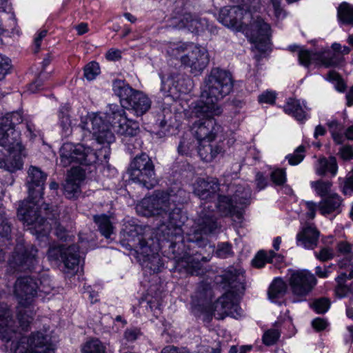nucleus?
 <instances>
[{
  "label": "nucleus",
  "instance_id": "14",
  "mask_svg": "<svg viewBox=\"0 0 353 353\" xmlns=\"http://www.w3.org/2000/svg\"><path fill=\"white\" fill-rule=\"evenodd\" d=\"M37 250L32 245L26 246L23 243H18L11 257L9 259V265L18 271H32L37 264L36 257Z\"/></svg>",
  "mask_w": 353,
  "mask_h": 353
},
{
  "label": "nucleus",
  "instance_id": "7",
  "mask_svg": "<svg viewBox=\"0 0 353 353\" xmlns=\"http://www.w3.org/2000/svg\"><path fill=\"white\" fill-rule=\"evenodd\" d=\"M47 175L35 166H30L28 171L26 185L28 199L23 201L17 210V216L23 221L32 223L35 220V210H39V202L43 198V190Z\"/></svg>",
  "mask_w": 353,
  "mask_h": 353
},
{
  "label": "nucleus",
  "instance_id": "43",
  "mask_svg": "<svg viewBox=\"0 0 353 353\" xmlns=\"http://www.w3.org/2000/svg\"><path fill=\"white\" fill-rule=\"evenodd\" d=\"M310 185L312 189L316 192V193L321 196H327L331 194V188L332 186V183L330 181L325 180H317L315 181H312L310 183Z\"/></svg>",
  "mask_w": 353,
  "mask_h": 353
},
{
  "label": "nucleus",
  "instance_id": "26",
  "mask_svg": "<svg viewBox=\"0 0 353 353\" xmlns=\"http://www.w3.org/2000/svg\"><path fill=\"white\" fill-rule=\"evenodd\" d=\"M216 208L221 214L224 216H235L240 219L242 216L239 205L234 203L232 198L229 194L228 196L218 195Z\"/></svg>",
  "mask_w": 353,
  "mask_h": 353
},
{
  "label": "nucleus",
  "instance_id": "42",
  "mask_svg": "<svg viewBox=\"0 0 353 353\" xmlns=\"http://www.w3.org/2000/svg\"><path fill=\"white\" fill-rule=\"evenodd\" d=\"M338 18L345 24L353 23V6L343 2L338 8Z\"/></svg>",
  "mask_w": 353,
  "mask_h": 353
},
{
  "label": "nucleus",
  "instance_id": "50",
  "mask_svg": "<svg viewBox=\"0 0 353 353\" xmlns=\"http://www.w3.org/2000/svg\"><path fill=\"white\" fill-rule=\"evenodd\" d=\"M100 74V68L98 63L92 61L88 63L84 68V77L88 81H92Z\"/></svg>",
  "mask_w": 353,
  "mask_h": 353
},
{
  "label": "nucleus",
  "instance_id": "62",
  "mask_svg": "<svg viewBox=\"0 0 353 353\" xmlns=\"http://www.w3.org/2000/svg\"><path fill=\"white\" fill-rule=\"evenodd\" d=\"M305 206L307 208V216L309 219H313L315 217L316 211L319 209V204L317 205L313 201H306Z\"/></svg>",
  "mask_w": 353,
  "mask_h": 353
},
{
  "label": "nucleus",
  "instance_id": "32",
  "mask_svg": "<svg viewBox=\"0 0 353 353\" xmlns=\"http://www.w3.org/2000/svg\"><path fill=\"white\" fill-rule=\"evenodd\" d=\"M315 172L319 176L327 174H330L332 176H336L338 172L336 157L330 156L328 158L325 157L319 158L315 165Z\"/></svg>",
  "mask_w": 353,
  "mask_h": 353
},
{
  "label": "nucleus",
  "instance_id": "1",
  "mask_svg": "<svg viewBox=\"0 0 353 353\" xmlns=\"http://www.w3.org/2000/svg\"><path fill=\"white\" fill-rule=\"evenodd\" d=\"M187 192L175 185L168 191L155 190L152 195L144 198L137 210L145 216H155L160 224L156 231V237L161 248H173L179 242H183L182 226L187 220L179 204L186 202Z\"/></svg>",
  "mask_w": 353,
  "mask_h": 353
},
{
  "label": "nucleus",
  "instance_id": "40",
  "mask_svg": "<svg viewBox=\"0 0 353 353\" xmlns=\"http://www.w3.org/2000/svg\"><path fill=\"white\" fill-rule=\"evenodd\" d=\"M139 247L141 250V253L145 254L148 257V261L147 266L149 267V268L153 271L159 272L160 271L161 267L163 265V263L158 254H152L151 257H149L150 254L148 252V248L147 247V243L143 239H139Z\"/></svg>",
  "mask_w": 353,
  "mask_h": 353
},
{
  "label": "nucleus",
  "instance_id": "54",
  "mask_svg": "<svg viewBox=\"0 0 353 353\" xmlns=\"http://www.w3.org/2000/svg\"><path fill=\"white\" fill-rule=\"evenodd\" d=\"M67 179L80 185L85 179V172L81 168H72Z\"/></svg>",
  "mask_w": 353,
  "mask_h": 353
},
{
  "label": "nucleus",
  "instance_id": "49",
  "mask_svg": "<svg viewBox=\"0 0 353 353\" xmlns=\"http://www.w3.org/2000/svg\"><path fill=\"white\" fill-rule=\"evenodd\" d=\"M63 190L65 195L68 198L72 199L77 196L80 192V185L67 179L63 185Z\"/></svg>",
  "mask_w": 353,
  "mask_h": 353
},
{
  "label": "nucleus",
  "instance_id": "39",
  "mask_svg": "<svg viewBox=\"0 0 353 353\" xmlns=\"http://www.w3.org/2000/svg\"><path fill=\"white\" fill-rule=\"evenodd\" d=\"M241 272L233 267H230L222 275V282L229 288L234 289L237 288V284L241 283Z\"/></svg>",
  "mask_w": 353,
  "mask_h": 353
},
{
  "label": "nucleus",
  "instance_id": "6",
  "mask_svg": "<svg viewBox=\"0 0 353 353\" xmlns=\"http://www.w3.org/2000/svg\"><path fill=\"white\" fill-rule=\"evenodd\" d=\"M195 225L196 227L193 232L188 234L187 236V241L192 243L188 247L203 248L208 245L210 252H214L215 255L221 259H226L234 255L232 245L230 243H219L216 250H214V247L209 244L208 239L202 236L203 234H214L219 228L213 211L205 212L202 210L200 212L195 221Z\"/></svg>",
  "mask_w": 353,
  "mask_h": 353
},
{
  "label": "nucleus",
  "instance_id": "60",
  "mask_svg": "<svg viewBox=\"0 0 353 353\" xmlns=\"http://www.w3.org/2000/svg\"><path fill=\"white\" fill-rule=\"evenodd\" d=\"M341 287H343V289L341 292L338 291V285H336L335 287L334 292L337 297L340 299L343 298L346 296L348 293L353 294V281L349 285L346 284V282L341 283Z\"/></svg>",
  "mask_w": 353,
  "mask_h": 353
},
{
  "label": "nucleus",
  "instance_id": "25",
  "mask_svg": "<svg viewBox=\"0 0 353 353\" xmlns=\"http://www.w3.org/2000/svg\"><path fill=\"white\" fill-rule=\"evenodd\" d=\"M177 26L179 28H187L191 32L199 33L208 28V22L205 18L185 13L180 17Z\"/></svg>",
  "mask_w": 353,
  "mask_h": 353
},
{
  "label": "nucleus",
  "instance_id": "5",
  "mask_svg": "<svg viewBox=\"0 0 353 353\" xmlns=\"http://www.w3.org/2000/svg\"><path fill=\"white\" fill-rule=\"evenodd\" d=\"M112 90L119 97L121 107L117 104L109 105L106 113L108 121L114 131L124 137H135L140 132L139 123L137 121L128 119L125 110L124 101H128L137 90L133 89L124 80L115 79L112 82Z\"/></svg>",
  "mask_w": 353,
  "mask_h": 353
},
{
  "label": "nucleus",
  "instance_id": "56",
  "mask_svg": "<svg viewBox=\"0 0 353 353\" xmlns=\"http://www.w3.org/2000/svg\"><path fill=\"white\" fill-rule=\"evenodd\" d=\"M337 252L345 256H353V245L347 241H340L336 245Z\"/></svg>",
  "mask_w": 353,
  "mask_h": 353
},
{
  "label": "nucleus",
  "instance_id": "15",
  "mask_svg": "<svg viewBox=\"0 0 353 353\" xmlns=\"http://www.w3.org/2000/svg\"><path fill=\"white\" fill-rule=\"evenodd\" d=\"M79 247L73 244L68 247L59 245L50 248L48 251L50 260L57 261L59 259L64 265L65 272L70 273L78 268L79 263Z\"/></svg>",
  "mask_w": 353,
  "mask_h": 353
},
{
  "label": "nucleus",
  "instance_id": "2",
  "mask_svg": "<svg viewBox=\"0 0 353 353\" xmlns=\"http://www.w3.org/2000/svg\"><path fill=\"white\" fill-rule=\"evenodd\" d=\"M79 126L82 130L92 134L98 143L104 145L100 149L93 150L82 144L65 143L60 149L62 165L66 167L72 163H77L90 165L101 159L102 156L105 159H109L110 144L114 141L115 137L103 118L96 113L90 114L81 119Z\"/></svg>",
  "mask_w": 353,
  "mask_h": 353
},
{
  "label": "nucleus",
  "instance_id": "27",
  "mask_svg": "<svg viewBox=\"0 0 353 353\" xmlns=\"http://www.w3.org/2000/svg\"><path fill=\"white\" fill-rule=\"evenodd\" d=\"M210 256L208 254L207 256H203L201 251H196V253L186 252L183 257L181 263H185L184 267L186 268L187 272L191 274H197L201 268V261L207 262L210 261Z\"/></svg>",
  "mask_w": 353,
  "mask_h": 353
},
{
  "label": "nucleus",
  "instance_id": "13",
  "mask_svg": "<svg viewBox=\"0 0 353 353\" xmlns=\"http://www.w3.org/2000/svg\"><path fill=\"white\" fill-rule=\"evenodd\" d=\"M199 109V105L196 107V115L199 119L194 123L192 128V133L198 142L214 141L223 131L222 126L218 124L213 118L214 116L219 114L205 115V114H202L203 115H200L198 112Z\"/></svg>",
  "mask_w": 353,
  "mask_h": 353
},
{
  "label": "nucleus",
  "instance_id": "12",
  "mask_svg": "<svg viewBox=\"0 0 353 353\" xmlns=\"http://www.w3.org/2000/svg\"><path fill=\"white\" fill-rule=\"evenodd\" d=\"M47 281V279H43V281H40L39 285L37 281L32 276L18 278L14 284V292L19 299V304L25 307L30 305L38 290L46 294L50 293L51 287L44 283Z\"/></svg>",
  "mask_w": 353,
  "mask_h": 353
},
{
  "label": "nucleus",
  "instance_id": "21",
  "mask_svg": "<svg viewBox=\"0 0 353 353\" xmlns=\"http://www.w3.org/2000/svg\"><path fill=\"white\" fill-rule=\"evenodd\" d=\"M248 12L247 9L239 6L223 8L220 11L219 19L225 26L235 28L241 25L242 19Z\"/></svg>",
  "mask_w": 353,
  "mask_h": 353
},
{
  "label": "nucleus",
  "instance_id": "55",
  "mask_svg": "<svg viewBox=\"0 0 353 353\" xmlns=\"http://www.w3.org/2000/svg\"><path fill=\"white\" fill-rule=\"evenodd\" d=\"M337 155L345 161L353 160V147L350 145H344L339 149Z\"/></svg>",
  "mask_w": 353,
  "mask_h": 353
},
{
  "label": "nucleus",
  "instance_id": "31",
  "mask_svg": "<svg viewBox=\"0 0 353 353\" xmlns=\"http://www.w3.org/2000/svg\"><path fill=\"white\" fill-rule=\"evenodd\" d=\"M14 321L9 310L0 314V339L6 342L12 340L16 331L13 327Z\"/></svg>",
  "mask_w": 353,
  "mask_h": 353
},
{
  "label": "nucleus",
  "instance_id": "19",
  "mask_svg": "<svg viewBox=\"0 0 353 353\" xmlns=\"http://www.w3.org/2000/svg\"><path fill=\"white\" fill-rule=\"evenodd\" d=\"M219 186L220 184L216 178L199 179L196 181L194 192L201 200L210 201L219 195Z\"/></svg>",
  "mask_w": 353,
  "mask_h": 353
},
{
  "label": "nucleus",
  "instance_id": "64",
  "mask_svg": "<svg viewBox=\"0 0 353 353\" xmlns=\"http://www.w3.org/2000/svg\"><path fill=\"white\" fill-rule=\"evenodd\" d=\"M328 323L327 321L322 318H316L312 322V325L316 331H321L326 328Z\"/></svg>",
  "mask_w": 353,
  "mask_h": 353
},
{
  "label": "nucleus",
  "instance_id": "57",
  "mask_svg": "<svg viewBox=\"0 0 353 353\" xmlns=\"http://www.w3.org/2000/svg\"><path fill=\"white\" fill-rule=\"evenodd\" d=\"M192 148V143L190 139L183 137L179 143L177 151L181 155H188Z\"/></svg>",
  "mask_w": 353,
  "mask_h": 353
},
{
  "label": "nucleus",
  "instance_id": "52",
  "mask_svg": "<svg viewBox=\"0 0 353 353\" xmlns=\"http://www.w3.org/2000/svg\"><path fill=\"white\" fill-rule=\"evenodd\" d=\"M314 254L316 258L322 262L332 259L335 255L333 249L329 247H323L319 252H314Z\"/></svg>",
  "mask_w": 353,
  "mask_h": 353
},
{
  "label": "nucleus",
  "instance_id": "11",
  "mask_svg": "<svg viewBox=\"0 0 353 353\" xmlns=\"http://www.w3.org/2000/svg\"><path fill=\"white\" fill-rule=\"evenodd\" d=\"M11 350L14 353H55L46 329L32 332L28 337L22 336L16 343L12 341Z\"/></svg>",
  "mask_w": 353,
  "mask_h": 353
},
{
  "label": "nucleus",
  "instance_id": "61",
  "mask_svg": "<svg viewBox=\"0 0 353 353\" xmlns=\"http://www.w3.org/2000/svg\"><path fill=\"white\" fill-rule=\"evenodd\" d=\"M343 192L347 194L353 192V169L350 172L343 181Z\"/></svg>",
  "mask_w": 353,
  "mask_h": 353
},
{
  "label": "nucleus",
  "instance_id": "51",
  "mask_svg": "<svg viewBox=\"0 0 353 353\" xmlns=\"http://www.w3.org/2000/svg\"><path fill=\"white\" fill-rule=\"evenodd\" d=\"M271 180L276 185H282L286 181V172L285 169L276 168L270 174Z\"/></svg>",
  "mask_w": 353,
  "mask_h": 353
},
{
  "label": "nucleus",
  "instance_id": "16",
  "mask_svg": "<svg viewBox=\"0 0 353 353\" xmlns=\"http://www.w3.org/2000/svg\"><path fill=\"white\" fill-rule=\"evenodd\" d=\"M314 274L307 270L294 271L289 279V284L294 295L301 298L307 296L316 285Z\"/></svg>",
  "mask_w": 353,
  "mask_h": 353
},
{
  "label": "nucleus",
  "instance_id": "63",
  "mask_svg": "<svg viewBox=\"0 0 353 353\" xmlns=\"http://www.w3.org/2000/svg\"><path fill=\"white\" fill-rule=\"evenodd\" d=\"M255 182L256 188H258L259 190L264 189L268 185L267 178L265 177L263 174L260 172H258L256 174Z\"/></svg>",
  "mask_w": 353,
  "mask_h": 353
},
{
  "label": "nucleus",
  "instance_id": "23",
  "mask_svg": "<svg viewBox=\"0 0 353 353\" xmlns=\"http://www.w3.org/2000/svg\"><path fill=\"white\" fill-rule=\"evenodd\" d=\"M251 192L248 186L241 184L232 183L228 188V194L241 210L250 204Z\"/></svg>",
  "mask_w": 353,
  "mask_h": 353
},
{
  "label": "nucleus",
  "instance_id": "22",
  "mask_svg": "<svg viewBox=\"0 0 353 353\" xmlns=\"http://www.w3.org/2000/svg\"><path fill=\"white\" fill-rule=\"evenodd\" d=\"M284 112L294 117L296 121L304 123L310 118L308 108L305 101H301L296 99H289L283 107Z\"/></svg>",
  "mask_w": 353,
  "mask_h": 353
},
{
  "label": "nucleus",
  "instance_id": "53",
  "mask_svg": "<svg viewBox=\"0 0 353 353\" xmlns=\"http://www.w3.org/2000/svg\"><path fill=\"white\" fill-rule=\"evenodd\" d=\"M48 74H44L43 71L39 74L36 80L29 84L28 90L30 92L34 93L39 90L43 89V81L46 80L48 77Z\"/></svg>",
  "mask_w": 353,
  "mask_h": 353
},
{
  "label": "nucleus",
  "instance_id": "58",
  "mask_svg": "<svg viewBox=\"0 0 353 353\" xmlns=\"http://www.w3.org/2000/svg\"><path fill=\"white\" fill-rule=\"evenodd\" d=\"M276 97V92L267 90L259 95L258 101L260 103L273 104L275 102Z\"/></svg>",
  "mask_w": 353,
  "mask_h": 353
},
{
  "label": "nucleus",
  "instance_id": "29",
  "mask_svg": "<svg viewBox=\"0 0 353 353\" xmlns=\"http://www.w3.org/2000/svg\"><path fill=\"white\" fill-rule=\"evenodd\" d=\"M339 274L335 281L338 285V291L341 292V283L347 282L353 279V256H345L338 262Z\"/></svg>",
  "mask_w": 353,
  "mask_h": 353
},
{
  "label": "nucleus",
  "instance_id": "9",
  "mask_svg": "<svg viewBox=\"0 0 353 353\" xmlns=\"http://www.w3.org/2000/svg\"><path fill=\"white\" fill-rule=\"evenodd\" d=\"M128 172L131 181L148 190L153 188L157 183L154 163L146 153L137 155L131 161Z\"/></svg>",
  "mask_w": 353,
  "mask_h": 353
},
{
  "label": "nucleus",
  "instance_id": "10",
  "mask_svg": "<svg viewBox=\"0 0 353 353\" xmlns=\"http://www.w3.org/2000/svg\"><path fill=\"white\" fill-rule=\"evenodd\" d=\"M332 48V50L325 49L318 52L301 50L298 54L299 61L306 68L312 63L325 68L338 66L343 61V57L340 54L342 46L339 43H334Z\"/></svg>",
  "mask_w": 353,
  "mask_h": 353
},
{
  "label": "nucleus",
  "instance_id": "20",
  "mask_svg": "<svg viewBox=\"0 0 353 353\" xmlns=\"http://www.w3.org/2000/svg\"><path fill=\"white\" fill-rule=\"evenodd\" d=\"M151 105L150 99L145 93L136 90L128 101H124L123 108L131 110L137 117H140L150 109Z\"/></svg>",
  "mask_w": 353,
  "mask_h": 353
},
{
  "label": "nucleus",
  "instance_id": "3",
  "mask_svg": "<svg viewBox=\"0 0 353 353\" xmlns=\"http://www.w3.org/2000/svg\"><path fill=\"white\" fill-rule=\"evenodd\" d=\"M19 112L7 113L0 118V168L9 172L21 170L26 156L20 133L14 126L22 122Z\"/></svg>",
  "mask_w": 353,
  "mask_h": 353
},
{
  "label": "nucleus",
  "instance_id": "47",
  "mask_svg": "<svg viewBox=\"0 0 353 353\" xmlns=\"http://www.w3.org/2000/svg\"><path fill=\"white\" fill-rule=\"evenodd\" d=\"M305 148L303 145L299 146L292 154L286 156L288 163L291 165H296L300 163L305 157Z\"/></svg>",
  "mask_w": 353,
  "mask_h": 353
},
{
  "label": "nucleus",
  "instance_id": "59",
  "mask_svg": "<svg viewBox=\"0 0 353 353\" xmlns=\"http://www.w3.org/2000/svg\"><path fill=\"white\" fill-rule=\"evenodd\" d=\"M141 335L140 329L137 327L128 328L123 333L124 339L128 342L135 341Z\"/></svg>",
  "mask_w": 353,
  "mask_h": 353
},
{
  "label": "nucleus",
  "instance_id": "37",
  "mask_svg": "<svg viewBox=\"0 0 353 353\" xmlns=\"http://www.w3.org/2000/svg\"><path fill=\"white\" fill-rule=\"evenodd\" d=\"M58 117L63 136L65 137L70 136L72 132V125L68 108L65 106L61 107L59 110Z\"/></svg>",
  "mask_w": 353,
  "mask_h": 353
},
{
  "label": "nucleus",
  "instance_id": "44",
  "mask_svg": "<svg viewBox=\"0 0 353 353\" xmlns=\"http://www.w3.org/2000/svg\"><path fill=\"white\" fill-rule=\"evenodd\" d=\"M281 336V331L278 327H272L264 332L262 341L266 346H272L277 343Z\"/></svg>",
  "mask_w": 353,
  "mask_h": 353
},
{
  "label": "nucleus",
  "instance_id": "33",
  "mask_svg": "<svg viewBox=\"0 0 353 353\" xmlns=\"http://www.w3.org/2000/svg\"><path fill=\"white\" fill-rule=\"evenodd\" d=\"M342 203L341 197L335 193L331 194L319 203V210L323 214H329L336 212H341L340 208Z\"/></svg>",
  "mask_w": 353,
  "mask_h": 353
},
{
  "label": "nucleus",
  "instance_id": "18",
  "mask_svg": "<svg viewBox=\"0 0 353 353\" xmlns=\"http://www.w3.org/2000/svg\"><path fill=\"white\" fill-rule=\"evenodd\" d=\"M271 37L270 26L258 17L252 23L250 29V41L255 44L259 51L265 52L270 46Z\"/></svg>",
  "mask_w": 353,
  "mask_h": 353
},
{
  "label": "nucleus",
  "instance_id": "45",
  "mask_svg": "<svg viewBox=\"0 0 353 353\" xmlns=\"http://www.w3.org/2000/svg\"><path fill=\"white\" fill-rule=\"evenodd\" d=\"M83 353H105V347L99 339L88 341L83 348Z\"/></svg>",
  "mask_w": 353,
  "mask_h": 353
},
{
  "label": "nucleus",
  "instance_id": "30",
  "mask_svg": "<svg viewBox=\"0 0 353 353\" xmlns=\"http://www.w3.org/2000/svg\"><path fill=\"white\" fill-rule=\"evenodd\" d=\"M236 305L234 304L232 297L225 294L219 297L212 305L213 315L219 319H223L232 312V310Z\"/></svg>",
  "mask_w": 353,
  "mask_h": 353
},
{
  "label": "nucleus",
  "instance_id": "36",
  "mask_svg": "<svg viewBox=\"0 0 353 353\" xmlns=\"http://www.w3.org/2000/svg\"><path fill=\"white\" fill-rule=\"evenodd\" d=\"M94 223L98 226L101 234L106 239H109L113 233V225L110 216L106 214L95 215L93 216Z\"/></svg>",
  "mask_w": 353,
  "mask_h": 353
},
{
  "label": "nucleus",
  "instance_id": "24",
  "mask_svg": "<svg viewBox=\"0 0 353 353\" xmlns=\"http://www.w3.org/2000/svg\"><path fill=\"white\" fill-rule=\"evenodd\" d=\"M224 151L223 143L221 142H199L198 154L203 161L211 162L219 155H222Z\"/></svg>",
  "mask_w": 353,
  "mask_h": 353
},
{
  "label": "nucleus",
  "instance_id": "28",
  "mask_svg": "<svg viewBox=\"0 0 353 353\" xmlns=\"http://www.w3.org/2000/svg\"><path fill=\"white\" fill-rule=\"evenodd\" d=\"M319 237V232L316 228L307 226L297 234L296 244L305 249L313 250L317 246Z\"/></svg>",
  "mask_w": 353,
  "mask_h": 353
},
{
  "label": "nucleus",
  "instance_id": "4",
  "mask_svg": "<svg viewBox=\"0 0 353 353\" xmlns=\"http://www.w3.org/2000/svg\"><path fill=\"white\" fill-rule=\"evenodd\" d=\"M232 88L231 73L219 68H212L204 80L202 97L205 98V101L199 104L198 112L200 115L221 114L223 110L218 102L228 95Z\"/></svg>",
  "mask_w": 353,
  "mask_h": 353
},
{
  "label": "nucleus",
  "instance_id": "8",
  "mask_svg": "<svg viewBox=\"0 0 353 353\" xmlns=\"http://www.w3.org/2000/svg\"><path fill=\"white\" fill-rule=\"evenodd\" d=\"M52 206L48 203H42L39 210H35L36 219L32 223L23 221L30 226L29 230L37 237L47 236L50 232L54 229V234L60 240L66 241L68 231L57 220V213L51 210Z\"/></svg>",
  "mask_w": 353,
  "mask_h": 353
},
{
  "label": "nucleus",
  "instance_id": "48",
  "mask_svg": "<svg viewBox=\"0 0 353 353\" xmlns=\"http://www.w3.org/2000/svg\"><path fill=\"white\" fill-rule=\"evenodd\" d=\"M312 308L318 314L325 313L330 307V301L327 298L321 297L315 299L311 304Z\"/></svg>",
  "mask_w": 353,
  "mask_h": 353
},
{
  "label": "nucleus",
  "instance_id": "35",
  "mask_svg": "<svg viewBox=\"0 0 353 353\" xmlns=\"http://www.w3.org/2000/svg\"><path fill=\"white\" fill-rule=\"evenodd\" d=\"M274 258H277L279 261H281L283 259V257L275 253L274 251L269 250L268 252H266L264 250H260L252 259V264L256 268H261L266 263H272Z\"/></svg>",
  "mask_w": 353,
  "mask_h": 353
},
{
  "label": "nucleus",
  "instance_id": "41",
  "mask_svg": "<svg viewBox=\"0 0 353 353\" xmlns=\"http://www.w3.org/2000/svg\"><path fill=\"white\" fill-rule=\"evenodd\" d=\"M190 48V43H169L166 46L167 54L174 58H178L182 54L188 53Z\"/></svg>",
  "mask_w": 353,
  "mask_h": 353
},
{
  "label": "nucleus",
  "instance_id": "38",
  "mask_svg": "<svg viewBox=\"0 0 353 353\" xmlns=\"http://www.w3.org/2000/svg\"><path fill=\"white\" fill-rule=\"evenodd\" d=\"M287 290V285L285 281L280 278L275 279L268 289V296L270 300L275 301L285 295Z\"/></svg>",
  "mask_w": 353,
  "mask_h": 353
},
{
  "label": "nucleus",
  "instance_id": "17",
  "mask_svg": "<svg viewBox=\"0 0 353 353\" xmlns=\"http://www.w3.org/2000/svg\"><path fill=\"white\" fill-rule=\"evenodd\" d=\"M181 62L183 65L190 67L192 72L197 74L208 65L209 55L205 48L190 43V48L188 53L181 56Z\"/></svg>",
  "mask_w": 353,
  "mask_h": 353
},
{
  "label": "nucleus",
  "instance_id": "34",
  "mask_svg": "<svg viewBox=\"0 0 353 353\" xmlns=\"http://www.w3.org/2000/svg\"><path fill=\"white\" fill-rule=\"evenodd\" d=\"M161 91L165 97H174L178 93H186L188 90L179 85V79L176 80L173 76H170L166 79L161 78Z\"/></svg>",
  "mask_w": 353,
  "mask_h": 353
},
{
  "label": "nucleus",
  "instance_id": "46",
  "mask_svg": "<svg viewBox=\"0 0 353 353\" xmlns=\"http://www.w3.org/2000/svg\"><path fill=\"white\" fill-rule=\"evenodd\" d=\"M18 320L20 327L22 330L26 331L28 330L30 324L32 323L33 320L32 312L28 311L26 309H21L18 313Z\"/></svg>",
  "mask_w": 353,
  "mask_h": 353
}]
</instances>
